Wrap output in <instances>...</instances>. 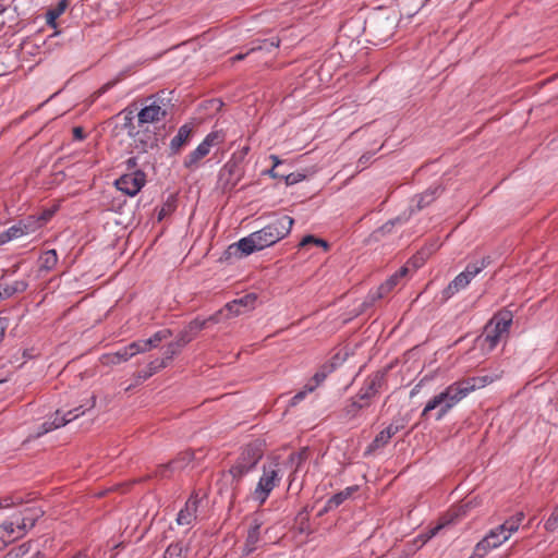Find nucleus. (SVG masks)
<instances>
[{
  "instance_id": "1",
  "label": "nucleus",
  "mask_w": 558,
  "mask_h": 558,
  "mask_svg": "<svg viewBox=\"0 0 558 558\" xmlns=\"http://www.w3.org/2000/svg\"><path fill=\"white\" fill-rule=\"evenodd\" d=\"M293 223L290 216L278 217L263 229L229 245L226 253L228 257L241 258L271 246L290 233Z\"/></svg>"
},
{
  "instance_id": "2",
  "label": "nucleus",
  "mask_w": 558,
  "mask_h": 558,
  "mask_svg": "<svg viewBox=\"0 0 558 558\" xmlns=\"http://www.w3.org/2000/svg\"><path fill=\"white\" fill-rule=\"evenodd\" d=\"M490 256H484L475 263H470L465 269L454 277L453 280L441 291L442 302L451 299L456 293L465 289L471 281L488 265H490Z\"/></svg>"
},
{
  "instance_id": "3",
  "label": "nucleus",
  "mask_w": 558,
  "mask_h": 558,
  "mask_svg": "<svg viewBox=\"0 0 558 558\" xmlns=\"http://www.w3.org/2000/svg\"><path fill=\"white\" fill-rule=\"evenodd\" d=\"M170 107V99L162 95L148 97L144 107L137 113L138 124L162 121L167 117Z\"/></svg>"
},
{
  "instance_id": "4",
  "label": "nucleus",
  "mask_w": 558,
  "mask_h": 558,
  "mask_svg": "<svg viewBox=\"0 0 558 558\" xmlns=\"http://www.w3.org/2000/svg\"><path fill=\"white\" fill-rule=\"evenodd\" d=\"M248 153V147H243L232 155L231 159L219 172V183L223 190H231L236 185L243 174L242 162Z\"/></svg>"
},
{
  "instance_id": "5",
  "label": "nucleus",
  "mask_w": 558,
  "mask_h": 558,
  "mask_svg": "<svg viewBox=\"0 0 558 558\" xmlns=\"http://www.w3.org/2000/svg\"><path fill=\"white\" fill-rule=\"evenodd\" d=\"M281 476L279 475V463L272 461L264 464L263 474L253 493V498L263 505L268 498L271 490L279 484Z\"/></svg>"
},
{
  "instance_id": "6",
  "label": "nucleus",
  "mask_w": 558,
  "mask_h": 558,
  "mask_svg": "<svg viewBox=\"0 0 558 558\" xmlns=\"http://www.w3.org/2000/svg\"><path fill=\"white\" fill-rule=\"evenodd\" d=\"M223 138L222 132H210L194 150L186 155L183 166L191 171L197 169L201 160L210 153L211 147L222 143Z\"/></svg>"
},
{
  "instance_id": "7",
  "label": "nucleus",
  "mask_w": 558,
  "mask_h": 558,
  "mask_svg": "<svg viewBox=\"0 0 558 558\" xmlns=\"http://www.w3.org/2000/svg\"><path fill=\"white\" fill-rule=\"evenodd\" d=\"M251 469L245 466L243 463L235 462L228 472H225L219 481V493L226 494L229 502L232 504L235 498V489L241 478L247 474Z\"/></svg>"
},
{
  "instance_id": "8",
  "label": "nucleus",
  "mask_w": 558,
  "mask_h": 558,
  "mask_svg": "<svg viewBox=\"0 0 558 558\" xmlns=\"http://www.w3.org/2000/svg\"><path fill=\"white\" fill-rule=\"evenodd\" d=\"M509 538L505 535L504 530H500L498 525L496 529L489 531V533L476 544L474 555L482 558L484 557L490 549L497 548Z\"/></svg>"
},
{
  "instance_id": "9",
  "label": "nucleus",
  "mask_w": 558,
  "mask_h": 558,
  "mask_svg": "<svg viewBox=\"0 0 558 558\" xmlns=\"http://www.w3.org/2000/svg\"><path fill=\"white\" fill-rule=\"evenodd\" d=\"M486 383L487 377H473L456 381L448 386L447 388L452 393L453 398L457 399V402H460L463 398H465L470 392L474 391L476 388L484 387Z\"/></svg>"
},
{
  "instance_id": "10",
  "label": "nucleus",
  "mask_w": 558,
  "mask_h": 558,
  "mask_svg": "<svg viewBox=\"0 0 558 558\" xmlns=\"http://www.w3.org/2000/svg\"><path fill=\"white\" fill-rule=\"evenodd\" d=\"M145 184V173L137 170L130 174H124L116 181V186L129 196L136 195Z\"/></svg>"
},
{
  "instance_id": "11",
  "label": "nucleus",
  "mask_w": 558,
  "mask_h": 558,
  "mask_svg": "<svg viewBox=\"0 0 558 558\" xmlns=\"http://www.w3.org/2000/svg\"><path fill=\"white\" fill-rule=\"evenodd\" d=\"M386 372L378 371L373 375L368 376L365 380L364 386L361 388L357 397L361 401H367L371 403V399L375 397L385 384Z\"/></svg>"
},
{
  "instance_id": "12",
  "label": "nucleus",
  "mask_w": 558,
  "mask_h": 558,
  "mask_svg": "<svg viewBox=\"0 0 558 558\" xmlns=\"http://www.w3.org/2000/svg\"><path fill=\"white\" fill-rule=\"evenodd\" d=\"M407 420L404 417H396L389 426L383 429L372 441L368 447L367 452L374 451L378 448L386 446L390 438L395 436L398 432L405 427Z\"/></svg>"
},
{
  "instance_id": "13",
  "label": "nucleus",
  "mask_w": 558,
  "mask_h": 558,
  "mask_svg": "<svg viewBox=\"0 0 558 558\" xmlns=\"http://www.w3.org/2000/svg\"><path fill=\"white\" fill-rule=\"evenodd\" d=\"M221 312L209 316L207 319H194L192 320L178 336V341L184 347L196 336L198 331L204 329L208 323H218L219 315Z\"/></svg>"
},
{
  "instance_id": "14",
  "label": "nucleus",
  "mask_w": 558,
  "mask_h": 558,
  "mask_svg": "<svg viewBox=\"0 0 558 558\" xmlns=\"http://www.w3.org/2000/svg\"><path fill=\"white\" fill-rule=\"evenodd\" d=\"M43 513L41 510L26 509L21 517H13L10 521L14 522V533L17 532L16 538L24 536L28 530L34 527Z\"/></svg>"
},
{
  "instance_id": "15",
  "label": "nucleus",
  "mask_w": 558,
  "mask_h": 558,
  "mask_svg": "<svg viewBox=\"0 0 558 558\" xmlns=\"http://www.w3.org/2000/svg\"><path fill=\"white\" fill-rule=\"evenodd\" d=\"M172 336L170 329H162L155 332L149 339L138 340L130 343V350L134 351L135 355L138 353H145L154 348H157L159 343Z\"/></svg>"
},
{
  "instance_id": "16",
  "label": "nucleus",
  "mask_w": 558,
  "mask_h": 558,
  "mask_svg": "<svg viewBox=\"0 0 558 558\" xmlns=\"http://www.w3.org/2000/svg\"><path fill=\"white\" fill-rule=\"evenodd\" d=\"M199 500L198 493L194 492L185 502V507L178 513L177 523L179 525H191L196 521Z\"/></svg>"
},
{
  "instance_id": "17",
  "label": "nucleus",
  "mask_w": 558,
  "mask_h": 558,
  "mask_svg": "<svg viewBox=\"0 0 558 558\" xmlns=\"http://www.w3.org/2000/svg\"><path fill=\"white\" fill-rule=\"evenodd\" d=\"M371 33L379 40L386 41L392 36L396 29V19H377L369 24Z\"/></svg>"
},
{
  "instance_id": "18",
  "label": "nucleus",
  "mask_w": 558,
  "mask_h": 558,
  "mask_svg": "<svg viewBox=\"0 0 558 558\" xmlns=\"http://www.w3.org/2000/svg\"><path fill=\"white\" fill-rule=\"evenodd\" d=\"M95 405H96V397L95 396H92L90 399L87 401V403L84 404V407H86L87 410L93 409ZM82 408H83V405H80L78 408L68 411L62 416L60 415V412L57 411L56 416L51 422L53 423L56 428L62 427V426L66 425L68 423H70L71 421L77 418L80 415H82L84 413V411L78 412L80 409H82Z\"/></svg>"
},
{
  "instance_id": "19",
  "label": "nucleus",
  "mask_w": 558,
  "mask_h": 558,
  "mask_svg": "<svg viewBox=\"0 0 558 558\" xmlns=\"http://www.w3.org/2000/svg\"><path fill=\"white\" fill-rule=\"evenodd\" d=\"M407 274L408 268L401 267L400 270L390 276L385 283L378 287L375 293L369 295L372 302L386 296L399 283L400 279H402Z\"/></svg>"
},
{
  "instance_id": "20",
  "label": "nucleus",
  "mask_w": 558,
  "mask_h": 558,
  "mask_svg": "<svg viewBox=\"0 0 558 558\" xmlns=\"http://www.w3.org/2000/svg\"><path fill=\"white\" fill-rule=\"evenodd\" d=\"M194 134V126L192 124H183L177 135L170 142V150L172 154H178L184 147Z\"/></svg>"
},
{
  "instance_id": "21",
  "label": "nucleus",
  "mask_w": 558,
  "mask_h": 558,
  "mask_svg": "<svg viewBox=\"0 0 558 558\" xmlns=\"http://www.w3.org/2000/svg\"><path fill=\"white\" fill-rule=\"evenodd\" d=\"M262 457L263 452L258 446L248 445L243 449L236 461L240 462L241 464L243 463L245 466L253 470L257 465Z\"/></svg>"
},
{
  "instance_id": "22",
  "label": "nucleus",
  "mask_w": 558,
  "mask_h": 558,
  "mask_svg": "<svg viewBox=\"0 0 558 558\" xmlns=\"http://www.w3.org/2000/svg\"><path fill=\"white\" fill-rule=\"evenodd\" d=\"M439 401H446L453 408L458 402L457 399L453 398L452 393L449 391L448 388H446L440 393L434 396L425 405V408L422 411V416L426 417L428 413L435 409L438 408Z\"/></svg>"
},
{
  "instance_id": "23",
  "label": "nucleus",
  "mask_w": 558,
  "mask_h": 558,
  "mask_svg": "<svg viewBox=\"0 0 558 558\" xmlns=\"http://www.w3.org/2000/svg\"><path fill=\"white\" fill-rule=\"evenodd\" d=\"M134 355H135V353H134V351L130 350V344H129L114 353H109V354L102 355L100 361L104 365H117L122 362H126Z\"/></svg>"
},
{
  "instance_id": "24",
  "label": "nucleus",
  "mask_w": 558,
  "mask_h": 558,
  "mask_svg": "<svg viewBox=\"0 0 558 558\" xmlns=\"http://www.w3.org/2000/svg\"><path fill=\"white\" fill-rule=\"evenodd\" d=\"M134 143H135L136 149L145 153L148 149H151L157 145V137L155 134H150L147 132H144V133L137 132Z\"/></svg>"
},
{
  "instance_id": "25",
  "label": "nucleus",
  "mask_w": 558,
  "mask_h": 558,
  "mask_svg": "<svg viewBox=\"0 0 558 558\" xmlns=\"http://www.w3.org/2000/svg\"><path fill=\"white\" fill-rule=\"evenodd\" d=\"M512 323V314L509 311L500 312L488 324L493 325L502 335L508 333L509 327Z\"/></svg>"
},
{
  "instance_id": "26",
  "label": "nucleus",
  "mask_w": 558,
  "mask_h": 558,
  "mask_svg": "<svg viewBox=\"0 0 558 558\" xmlns=\"http://www.w3.org/2000/svg\"><path fill=\"white\" fill-rule=\"evenodd\" d=\"M502 333L494 328L493 325L487 324L485 327L484 338H483V347L487 348V350H493L497 343L499 342Z\"/></svg>"
},
{
  "instance_id": "27",
  "label": "nucleus",
  "mask_w": 558,
  "mask_h": 558,
  "mask_svg": "<svg viewBox=\"0 0 558 558\" xmlns=\"http://www.w3.org/2000/svg\"><path fill=\"white\" fill-rule=\"evenodd\" d=\"M28 284L24 280H17L12 284H8L5 287L0 286V301L9 299L16 293H22L27 289Z\"/></svg>"
},
{
  "instance_id": "28",
  "label": "nucleus",
  "mask_w": 558,
  "mask_h": 558,
  "mask_svg": "<svg viewBox=\"0 0 558 558\" xmlns=\"http://www.w3.org/2000/svg\"><path fill=\"white\" fill-rule=\"evenodd\" d=\"M308 457L310 450L307 447H304L300 451L290 454L288 463H290V465L294 468L293 474L301 470L303 463L308 459Z\"/></svg>"
},
{
  "instance_id": "29",
  "label": "nucleus",
  "mask_w": 558,
  "mask_h": 558,
  "mask_svg": "<svg viewBox=\"0 0 558 558\" xmlns=\"http://www.w3.org/2000/svg\"><path fill=\"white\" fill-rule=\"evenodd\" d=\"M16 225L19 228H21L23 235L32 233L43 226L39 217L34 215L27 217L26 219L20 220Z\"/></svg>"
},
{
  "instance_id": "30",
  "label": "nucleus",
  "mask_w": 558,
  "mask_h": 558,
  "mask_svg": "<svg viewBox=\"0 0 558 558\" xmlns=\"http://www.w3.org/2000/svg\"><path fill=\"white\" fill-rule=\"evenodd\" d=\"M167 367V363L165 360L156 359L151 361L147 365V369L141 371L137 373V378L142 380H146L149 377H151L154 374H156L159 369Z\"/></svg>"
},
{
  "instance_id": "31",
  "label": "nucleus",
  "mask_w": 558,
  "mask_h": 558,
  "mask_svg": "<svg viewBox=\"0 0 558 558\" xmlns=\"http://www.w3.org/2000/svg\"><path fill=\"white\" fill-rule=\"evenodd\" d=\"M66 7L68 1L60 0L54 8L49 9L46 13L47 24L54 28L57 26L56 20L65 11Z\"/></svg>"
},
{
  "instance_id": "32",
  "label": "nucleus",
  "mask_w": 558,
  "mask_h": 558,
  "mask_svg": "<svg viewBox=\"0 0 558 558\" xmlns=\"http://www.w3.org/2000/svg\"><path fill=\"white\" fill-rule=\"evenodd\" d=\"M368 405L369 402L361 401L356 396L354 399H351L350 402L344 407L343 412L345 416L353 418L362 409Z\"/></svg>"
},
{
  "instance_id": "33",
  "label": "nucleus",
  "mask_w": 558,
  "mask_h": 558,
  "mask_svg": "<svg viewBox=\"0 0 558 558\" xmlns=\"http://www.w3.org/2000/svg\"><path fill=\"white\" fill-rule=\"evenodd\" d=\"M279 44H280L279 39L265 40L264 45H260L258 47H253L246 53H239V54L234 56L231 60L233 62L243 60L247 54L255 52L256 50H266V51L270 52L274 48H278Z\"/></svg>"
},
{
  "instance_id": "34",
  "label": "nucleus",
  "mask_w": 558,
  "mask_h": 558,
  "mask_svg": "<svg viewBox=\"0 0 558 558\" xmlns=\"http://www.w3.org/2000/svg\"><path fill=\"white\" fill-rule=\"evenodd\" d=\"M40 267L39 270L49 271L58 263V255L56 250H49L45 252L39 258Z\"/></svg>"
},
{
  "instance_id": "35",
  "label": "nucleus",
  "mask_w": 558,
  "mask_h": 558,
  "mask_svg": "<svg viewBox=\"0 0 558 558\" xmlns=\"http://www.w3.org/2000/svg\"><path fill=\"white\" fill-rule=\"evenodd\" d=\"M14 534V522L4 521L0 524V550L5 548L10 541H7V537H10Z\"/></svg>"
},
{
  "instance_id": "36",
  "label": "nucleus",
  "mask_w": 558,
  "mask_h": 558,
  "mask_svg": "<svg viewBox=\"0 0 558 558\" xmlns=\"http://www.w3.org/2000/svg\"><path fill=\"white\" fill-rule=\"evenodd\" d=\"M354 490V488H347L343 492H340L336 495H333L328 501H327V505H326V508L325 510H331L333 508H337L339 507L345 499H348L352 492Z\"/></svg>"
},
{
  "instance_id": "37",
  "label": "nucleus",
  "mask_w": 558,
  "mask_h": 558,
  "mask_svg": "<svg viewBox=\"0 0 558 558\" xmlns=\"http://www.w3.org/2000/svg\"><path fill=\"white\" fill-rule=\"evenodd\" d=\"M458 515H459L458 512L450 513L449 519H446L445 521L440 522L436 526L432 527L427 533L421 534L420 538L422 539L423 543H426L428 539L434 537L442 527H445V525L452 522L453 519Z\"/></svg>"
},
{
  "instance_id": "38",
  "label": "nucleus",
  "mask_w": 558,
  "mask_h": 558,
  "mask_svg": "<svg viewBox=\"0 0 558 558\" xmlns=\"http://www.w3.org/2000/svg\"><path fill=\"white\" fill-rule=\"evenodd\" d=\"M458 515H459L458 512L450 513L449 519H446L445 521L440 522L436 526L432 527L427 533L421 534L420 538L422 539L423 543H426L428 539L434 537L442 527H445V525L452 522L453 519Z\"/></svg>"
},
{
  "instance_id": "39",
  "label": "nucleus",
  "mask_w": 558,
  "mask_h": 558,
  "mask_svg": "<svg viewBox=\"0 0 558 558\" xmlns=\"http://www.w3.org/2000/svg\"><path fill=\"white\" fill-rule=\"evenodd\" d=\"M179 464V460H172L168 463L160 464L157 466L156 471L154 472V476L166 478L169 477L170 474L177 470V465Z\"/></svg>"
},
{
  "instance_id": "40",
  "label": "nucleus",
  "mask_w": 558,
  "mask_h": 558,
  "mask_svg": "<svg viewBox=\"0 0 558 558\" xmlns=\"http://www.w3.org/2000/svg\"><path fill=\"white\" fill-rule=\"evenodd\" d=\"M23 236L21 232V228L17 225L12 226L7 231L0 233V245L8 243L11 240L19 239Z\"/></svg>"
},
{
  "instance_id": "41",
  "label": "nucleus",
  "mask_w": 558,
  "mask_h": 558,
  "mask_svg": "<svg viewBox=\"0 0 558 558\" xmlns=\"http://www.w3.org/2000/svg\"><path fill=\"white\" fill-rule=\"evenodd\" d=\"M163 558H184L183 546L180 543L169 545Z\"/></svg>"
},
{
  "instance_id": "42",
  "label": "nucleus",
  "mask_w": 558,
  "mask_h": 558,
  "mask_svg": "<svg viewBox=\"0 0 558 558\" xmlns=\"http://www.w3.org/2000/svg\"><path fill=\"white\" fill-rule=\"evenodd\" d=\"M438 192H440V187L439 186H437V187H435L433 190H428L424 194H422L420 196V199H418V203H417L418 208H423V207L429 205L434 201L435 195Z\"/></svg>"
},
{
  "instance_id": "43",
  "label": "nucleus",
  "mask_w": 558,
  "mask_h": 558,
  "mask_svg": "<svg viewBox=\"0 0 558 558\" xmlns=\"http://www.w3.org/2000/svg\"><path fill=\"white\" fill-rule=\"evenodd\" d=\"M258 541H259V535H257L254 532H248L246 542H245V546L243 549L244 554L250 555L251 553H253L256 549V545H257Z\"/></svg>"
},
{
  "instance_id": "44",
  "label": "nucleus",
  "mask_w": 558,
  "mask_h": 558,
  "mask_svg": "<svg viewBox=\"0 0 558 558\" xmlns=\"http://www.w3.org/2000/svg\"><path fill=\"white\" fill-rule=\"evenodd\" d=\"M181 348H183V345L178 340H175L174 342L169 343L167 345V349L165 351V357L162 360H165L166 363L168 364V362L170 360H172L173 356L179 353Z\"/></svg>"
},
{
  "instance_id": "45",
  "label": "nucleus",
  "mask_w": 558,
  "mask_h": 558,
  "mask_svg": "<svg viewBox=\"0 0 558 558\" xmlns=\"http://www.w3.org/2000/svg\"><path fill=\"white\" fill-rule=\"evenodd\" d=\"M500 530H504L505 535L510 538L513 533L519 530V524L511 518L506 520L502 524L499 525Z\"/></svg>"
},
{
  "instance_id": "46",
  "label": "nucleus",
  "mask_w": 558,
  "mask_h": 558,
  "mask_svg": "<svg viewBox=\"0 0 558 558\" xmlns=\"http://www.w3.org/2000/svg\"><path fill=\"white\" fill-rule=\"evenodd\" d=\"M544 527L548 532H554L558 529V506L555 507L549 518L544 524Z\"/></svg>"
},
{
  "instance_id": "47",
  "label": "nucleus",
  "mask_w": 558,
  "mask_h": 558,
  "mask_svg": "<svg viewBox=\"0 0 558 558\" xmlns=\"http://www.w3.org/2000/svg\"><path fill=\"white\" fill-rule=\"evenodd\" d=\"M31 548V543H25V544H22L21 546L12 549L11 551H9L4 558H21L23 557L25 554L28 553Z\"/></svg>"
},
{
  "instance_id": "48",
  "label": "nucleus",
  "mask_w": 558,
  "mask_h": 558,
  "mask_svg": "<svg viewBox=\"0 0 558 558\" xmlns=\"http://www.w3.org/2000/svg\"><path fill=\"white\" fill-rule=\"evenodd\" d=\"M308 244H316V245H319L322 247H324L325 250L328 248V243L322 239H317L315 238L314 235H306L302 239V241L300 242V247H303V246H306Z\"/></svg>"
},
{
  "instance_id": "49",
  "label": "nucleus",
  "mask_w": 558,
  "mask_h": 558,
  "mask_svg": "<svg viewBox=\"0 0 558 558\" xmlns=\"http://www.w3.org/2000/svg\"><path fill=\"white\" fill-rule=\"evenodd\" d=\"M194 459V453L186 451L180 453L174 460H179V464L177 465V470H182L185 468L192 460Z\"/></svg>"
},
{
  "instance_id": "50",
  "label": "nucleus",
  "mask_w": 558,
  "mask_h": 558,
  "mask_svg": "<svg viewBox=\"0 0 558 558\" xmlns=\"http://www.w3.org/2000/svg\"><path fill=\"white\" fill-rule=\"evenodd\" d=\"M315 386L306 385L302 391H299L291 400L290 405L294 407L302 401L308 392H312Z\"/></svg>"
},
{
  "instance_id": "51",
  "label": "nucleus",
  "mask_w": 558,
  "mask_h": 558,
  "mask_svg": "<svg viewBox=\"0 0 558 558\" xmlns=\"http://www.w3.org/2000/svg\"><path fill=\"white\" fill-rule=\"evenodd\" d=\"M256 299H257L256 294L250 293V294L244 295L241 299H236V302L240 304L241 307L253 308Z\"/></svg>"
},
{
  "instance_id": "52",
  "label": "nucleus",
  "mask_w": 558,
  "mask_h": 558,
  "mask_svg": "<svg viewBox=\"0 0 558 558\" xmlns=\"http://www.w3.org/2000/svg\"><path fill=\"white\" fill-rule=\"evenodd\" d=\"M282 179H284L287 185H293L295 183L303 181L305 179V175L303 173L296 172L283 174Z\"/></svg>"
},
{
  "instance_id": "53",
  "label": "nucleus",
  "mask_w": 558,
  "mask_h": 558,
  "mask_svg": "<svg viewBox=\"0 0 558 558\" xmlns=\"http://www.w3.org/2000/svg\"><path fill=\"white\" fill-rule=\"evenodd\" d=\"M439 405L436 409V420H441L448 412L451 410V405L447 403L446 401H439Z\"/></svg>"
},
{
  "instance_id": "54",
  "label": "nucleus",
  "mask_w": 558,
  "mask_h": 558,
  "mask_svg": "<svg viewBox=\"0 0 558 558\" xmlns=\"http://www.w3.org/2000/svg\"><path fill=\"white\" fill-rule=\"evenodd\" d=\"M396 221H399V219H396V220H390L388 222H386L383 227H380L379 229H377L375 232H374V235L376 238H378L380 234H385V233H388L392 230Z\"/></svg>"
},
{
  "instance_id": "55",
  "label": "nucleus",
  "mask_w": 558,
  "mask_h": 558,
  "mask_svg": "<svg viewBox=\"0 0 558 558\" xmlns=\"http://www.w3.org/2000/svg\"><path fill=\"white\" fill-rule=\"evenodd\" d=\"M56 429L53 423L51 421H47L45 423L41 424L39 430L36 433V435L34 436L35 438H38L51 430Z\"/></svg>"
},
{
  "instance_id": "56",
  "label": "nucleus",
  "mask_w": 558,
  "mask_h": 558,
  "mask_svg": "<svg viewBox=\"0 0 558 558\" xmlns=\"http://www.w3.org/2000/svg\"><path fill=\"white\" fill-rule=\"evenodd\" d=\"M232 316H238L242 314L241 306L236 302V300H233L232 302L228 303L225 307Z\"/></svg>"
},
{
  "instance_id": "57",
  "label": "nucleus",
  "mask_w": 558,
  "mask_h": 558,
  "mask_svg": "<svg viewBox=\"0 0 558 558\" xmlns=\"http://www.w3.org/2000/svg\"><path fill=\"white\" fill-rule=\"evenodd\" d=\"M120 78H117V80H113V81H110L108 83H106L105 85H102L95 94H94V97H99L101 95H104L106 92H108L110 88H112L118 82H119Z\"/></svg>"
},
{
  "instance_id": "58",
  "label": "nucleus",
  "mask_w": 558,
  "mask_h": 558,
  "mask_svg": "<svg viewBox=\"0 0 558 558\" xmlns=\"http://www.w3.org/2000/svg\"><path fill=\"white\" fill-rule=\"evenodd\" d=\"M9 318L7 317H0V343L2 342L3 338H4V335H5V330L8 329L9 327Z\"/></svg>"
},
{
  "instance_id": "59",
  "label": "nucleus",
  "mask_w": 558,
  "mask_h": 558,
  "mask_svg": "<svg viewBox=\"0 0 558 558\" xmlns=\"http://www.w3.org/2000/svg\"><path fill=\"white\" fill-rule=\"evenodd\" d=\"M53 214H54L53 209H47L43 214H40L38 217H39L41 225L44 226L53 216Z\"/></svg>"
},
{
  "instance_id": "60",
  "label": "nucleus",
  "mask_w": 558,
  "mask_h": 558,
  "mask_svg": "<svg viewBox=\"0 0 558 558\" xmlns=\"http://www.w3.org/2000/svg\"><path fill=\"white\" fill-rule=\"evenodd\" d=\"M372 156L373 155L371 153H366V154L362 155L361 158L359 159L357 166L361 167V169L366 168Z\"/></svg>"
},
{
  "instance_id": "61",
  "label": "nucleus",
  "mask_w": 558,
  "mask_h": 558,
  "mask_svg": "<svg viewBox=\"0 0 558 558\" xmlns=\"http://www.w3.org/2000/svg\"><path fill=\"white\" fill-rule=\"evenodd\" d=\"M327 376V373L325 371H319L317 372L314 377H313V380L315 381V388L322 383L324 381V379L326 378Z\"/></svg>"
},
{
  "instance_id": "62",
  "label": "nucleus",
  "mask_w": 558,
  "mask_h": 558,
  "mask_svg": "<svg viewBox=\"0 0 558 558\" xmlns=\"http://www.w3.org/2000/svg\"><path fill=\"white\" fill-rule=\"evenodd\" d=\"M262 526V523L257 520V519H254L248 532H254L256 533L257 535H259V529Z\"/></svg>"
},
{
  "instance_id": "63",
  "label": "nucleus",
  "mask_w": 558,
  "mask_h": 558,
  "mask_svg": "<svg viewBox=\"0 0 558 558\" xmlns=\"http://www.w3.org/2000/svg\"><path fill=\"white\" fill-rule=\"evenodd\" d=\"M73 134H74V137L76 140H83L84 138V131L80 126L73 129Z\"/></svg>"
},
{
  "instance_id": "64",
  "label": "nucleus",
  "mask_w": 558,
  "mask_h": 558,
  "mask_svg": "<svg viewBox=\"0 0 558 558\" xmlns=\"http://www.w3.org/2000/svg\"><path fill=\"white\" fill-rule=\"evenodd\" d=\"M267 173H268L271 178H275V179H276V178H281V179H282V177H283V173H281V172H279V171H277V170H276V168H274V167H272L271 169H269V170L267 171Z\"/></svg>"
}]
</instances>
